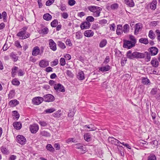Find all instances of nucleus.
Masks as SVG:
<instances>
[{"label": "nucleus", "mask_w": 160, "mask_h": 160, "mask_svg": "<svg viewBox=\"0 0 160 160\" xmlns=\"http://www.w3.org/2000/svg\"><path fill=\"white\" fill-rule=\"evenodd\" d=\"M15 92L14 90H11L10 91L8 94V98L10 99L13 98L15 95Z\"/></svg>", "instance_id": "obj_47"}, {"label": "nucleus", "mask_w": 160, "mask_h": 160, "mask_svg": "<svg viewBox=\"0 0 160 160\" xmlns=\"http://www.w3.org/2000/svg\"><path fill=\"white\" fill-rule=\"evenodd\" d=\"M43 99L45 102H52L54 100V97L51 94H47L43 96Z\"/></svg>", "instance_id": "obj_8"}, {"label": "nucleus", "mask_w": 160, "mask_h": 160, "mask_svg": "<svg viewBox=\"0 0 160 160\" xmlns=\"http://www.w3.org/2000/svg\"><path fill=\"white\" fill-rule=\"evenodd\" d=\"M156 34L157 36V39L158 41H160V32L158 29H157L155 31Z\"/></svg>", "instance_id": "obj_61"}, {"label": "nucleus", "mask_w": 160, "mask_h": 160, "mask_svg": "<svg viewBox=\"0 0 160 160\" xmlns=\"http://www.w3.org/2000/svg\"><path fill=\"white\" fill-rule=\"evenodd\" d=\"M40 135L42 137H49L51 136L50 133L45 130H41L40 132Z\"/></svg>", "instance_id": "obj_25"}, {"label": "nucleus", "mask_w": 160, "mask_h": 160, "mask_svg": "<svg viewBox=\"0 0 160 160\" xmlns=\"http://www.w3.org/2000/svg\"><path fill=\"white\" fill-rule=\"evenodd\" d=\"M28 28V27H24L20 29L19 31L17 34V35L21 39H24L29 38L30 37V34L28 32L25 35L26 33V31Z\"/></svg>", "instance_id": "obj_3"}, {"label": "nucleus", "mask_w": 160, "mask_h": 160, "mask_svg": "<svg viewBox=\"0 0 160 160\" xmlns=\"http://www.w3.org/2000/svg\"><path fill=\"white\" fill-rule=\"evenodd\" d=\"M129 38L130 40V41H131L136 44L137 42L136 40L135 37L133 36L132 35H129Z\"/></svg>", "instance_id": "obj_52"}, {"label": "nucleus", "mask_w": 160, "mask_h": 160, "mask_svg": "<svg viewBox=\"0 0 160 160\" xmlns=\"http://www.w3.org/2000/svg\"><path fill=\"white\" fill-rule=\"evenodd\" d=\"M84 34L87 37H90L93 36L94 32L91 30H87L84 32Z\"/></svg>", "instance_id": "obj_26"}, {"label": "nucleus", "mask_w": 160, "mask_h": 160, "mask_svg": "<svg viewBox=\"0 0 160 160\" xmlns=\"http://www.w3.org/2000/svg\"><path fill=\"white\" fill-rule=\"evenodd\" d=\"M82 37V35L81 32H77L76 34V38L77 39H80Z\"/></svg>", "instance_id": "obj_57"}, {"label": "nucleus", "mask_w": 160, "mask_h": 160, "mask_svg": "<svg viewBox=\"0 0 160 160\" xmlns=\"http://www.w3.org/2000/svg\"><path fill=\"white\" fill-rule=\"evenodd\" d=\"M1 151L2 153L4 154H8L9 152L8 149L2 146L1 147Z\"/></svg>", "instance_id": "obj_35"}, {"label": "nucleus", "mask_w": 160, "mask_h": 160, "mask_svg": "<svg viewBox=\"0 0 160 160\" xmlns=\"http://www.w3.org/2000/svg\"><path fill=\"white\" fill-rule=\"evenodd\" d=\"M12 125L14 128L17 130H20L22 126V124L20 122H14L13 123Z\"/></svg>", "instance_id": "obj_20"}, {"label": "nucleus", "mask_w": 160, "mask_h": 160, "mask_svg": "<svg viewBox=\"0 0 160 160\" xmlns=\"http://www.w3.org/2000/svg\"><path fill=\"white\" fill-rule=\"evenodd\" d=\"M142 82L143 84L148 85L150 83V81L147 78H142Z\"/></svg>", "instance_id": "obj_37"}, {"label": "nucleus", "mask_w": 160, "mask_h": 160, "mask_svg": "<svg viewBox=\"0 0 160 160\" xmlns=\"http://www.w3.org/2000/svg\"><path fill=\"white\" fill-rule=\"evenodd\" d=\"M51 63L52 64L51 66H56L58 64V60L57 59H54V60L53 62H52Z\"/></svg>", "instance_id": "obj_59"}, {"label": "nucleus", "mask_w": 160, "mask_h": 160, "mask_svg": "<svg viewBox=\"0 0 160 160\" xmlns=\"http://www.w3.org/2000/svg\"><path fill=\"white\" fill-rule=\"evenodd\" d=\"M18 69V67L16 66H15L12 68V74L13 77H14V76L15 74V73H16V71Z\"/></svg>", "instance_id": "obj_51"}, {"label": "nucleus", "mask_w": 160, "mask_h": 160, "mask_svg": "<svg viewBox=\"0 0 160 160\" xmlns=\"http://www.w3.org/2000/svg\"><path fill=\"white\" fill-rule=\"evenodd\" d=\"M75 111L74 109L73 110H69V112L68 114V116L69 117H73L75 114Z\"/></svg>", "instance_id": "obj_50"}, {"label": "nucleus", "mask_w": 160, "mask_h": 160, "mask_svg": "<svg viewBox=\"0 0 160 160\" xmlns=\"http://www.w3.org/2000/svg\"><path fill=\"white\" fill-rule=\"evenodd\" d=\"M107 43V41L105 39H103L100 42L99 45V47L102 48L105 47Z\"/></svg>", "instance_id": "obj_38"}, {"label": "nucleus", "mask_w": 160, "mask_h": 160, "mask_svg": "<svg viewBox=\"0 0 160 160\" xmlns=\"http://www.w3.org/2000/svg\"><path fill=\"white\" fill-rule=\"evenodd\" d=\"M43 101V98L40 97H35L32 100V103L35 105L40 104Z\"/></svg>", "instance_id": "obj_7"}, {"label": "nucleus", "mask_w": 160, "mask_h": 160, "mask_svg": "<svg viewBox=\"0 0 160 160\" xmlns=\"http://www.w3.org/2000/svg\"><path fill=\"white\" fill-rule=\"evenodd\" d=\"M123 30L122 25L121 24H119L117 25L116 34L119 36L121 35L123 33Z\"/></svg>", "instance_id": "obj_21"}, {"label": "nucleus", "mask_w": 160, "mask_h": 160, "mask_svg": "<svg viewBox=\"0 0 160 160\" xmlns=\"http://www.w3.org/2000/svg\"><path fill=\"white\" fill-rule=\"evenodd\" d=\"M107 22L108 21L107 20L104 19L100 20L99 21V23L103 26L105 24H106Z\"/></svg>", "instance_id": "obj_53"}, {"label": "nucleus", "mask_w": 160, "mask_h": 160, "mask_svg": "<svg viewBox=\"0 0 160 160\" xmlns=\"http://www.w3.org/2000/svg\"><path fill=\"white\" fill-rule=\"evenodd\" d=\"M77 78L80 80H82L85 79V74L82 71H80L77 73Z\"/></svg>", "instance_id": "obj_19"}, {"label": "nucleus", "mask_w": 160, "mask_h": 160, "mask_svg": "<svg viewBox=\"0 0 160 160\" xmlns=\"http://www.w3.org/2000/svg\"><path fill=\"white\" fill-rule=\"evenodd\" d=\"M13 118H15L16 120H18L19 117L20 115L18 112L16 111H13Z\"/></svg>", "instance_id": "obj_46"}, {"label": "nucleus", "mask_w": 160, "mask_h": 160, "mask_svg": "<svg viewBox=\"0 0 160 160\" xmlns=\"http://www.w3.org/2000/svg\"><path fill=\"white\" fill-rule=\"evenodd\" d=\"M91 24L89 22H84L81 23L80 25V28L81 29H88L90 27Z\"/></svg>", "instance_id": "obj_15"}, {"label": "nucleus", "mask_w": 160, "mask_h": 160, "mask_svg": "<svg viewBox=\"0 0 160 160\" xmlns=\"http://www.w3.org/2000/svg\"><path fill=\"white\" fill-rule=\"evenodd\" d=\"M10 57L13 59L14 62H16L18 60V57L16 56L14 53L12 52L10 54Z\"/></svg>", "instance_id": "obj_49"}, {"label": "nucleus", "mask_w": 160, "mask_h": 160, "mask_svg": "<svg viewBox=\"0 0 160 160\" xmlns=\"http://www.w3.org/2000/svg\"><path fill=\"white\" fill-rule=\"evenodd\" d=\"M129 26L128 24H125L123 27V32L125 33H127L129 31Z\"/></svg>", "instance_id": "obj_34"}, {"label": "nucleus", "mask_w": 160, "mask_h": 160, "mask_svg": "<svg viewBox=\"0 0 160 160\" xmlns=\"http://www.w3.org/2000/svg\"><path fill=\"white\" fill-rule=\"evenodd\" d=\"M158 90L157 88H153L150 92V94L152 95H155L156 94L155 97L157 99H159L160 97V94L158 93Z\"/></svg>", "instance_id": "obj_17"}, {"label": "nucleus", "mask_w": 160, "mask_h": 160, "mask_svg": "<svg viewBox=\"0 0 160 160\" xmlns=\"http://www.w3.org/2000/svg\"><path fill=\"white\" fill-rule=\"evenodd\" d=\"M148 37L152 39H154L155 38V35L154 33L152 30H150L148 33Z\"/></svg>", "instance_id": "obj_42"}, {"label": "nucleus", "mask_w": 160, "mask_h": 160, "mask_svg": "<svg viewBox=\"0 0 160 160\" xmlns=\"http://www.w3.org/2000/svg\"><path fill=\"white\" fill-rule=\"evenodd\" d=\"M29 128L32 133H36L39 129V126L38 124L34 123L30 125Z\"/></svg>", "instance_id": "obj_5"}, {"label": "nucleus", "mask_w": 160, "mask_h": 160, "mask_svg": "<svg viewBox=\"0 0 160 160\" xmlns=\"http://www.w3.org/2000/svg\"><path fill=\"white\" fill-rule=\"evenodd\" d=\"M12 83L14 85L18 86L20 84V82L17 79L15 78L12 80Z\"/></svg>", "instance_id": "obj_45"}, {"label": "nucleus", "mask_w": 160, "mask_h": 160, "mask_svg": "<svg viewBox=\"0 0 160 160\" xmlns=\"http://www.w3.org/2000/svg\"><path fill=\"white\" fill-rule=\"evenodd\" d=\"M148 51L151 56H155L158 54V49L156 47H152L148 49Z\"/></svg>", "instance_id": "obj_11"}, {"label": "nucleus", "mask_w": 160, "mask_h": 160, "mask_svg": "<svg viewBox=\"0 0 160 160\" xmlns=\"http://www.w3.org/2000/svg\"><path fill=\"white\" fill-rule=\"evenodd\" d=\"M108 140L109 142L112 144H114L116 146H119V142H120L118 140L112 137H109Z\"/></svg>", "instance_id": "obj_12"}, {"label": "nucleus", "mask_w": 160, "mask_h": 160, "mask_svg": "<svg viewBox=\"0 0 160 160\" xmlns=\"http://www.w3.org/2000/svg\"><path fill=\"white\" fill-rule=\"evenodd\" d=\"M116 25L115 23H113L110 25V29L113 31H115V30Z\"/></svg>", "instance_id": "obj_62"}, {"label": "nucleus", "mask_w": 160, "mask_h": 160, "mask_svg": "<svg viewBox=\"0 0 160 160\" xmlns=\"http://www.w3.org/2000/svg\"><path fill=\"white\" fill-rule=\"evenodd\" d=\"M144 55V58L145 57V61L147 62H148L150 61L151 60V55L149 52H145L144 53H143Z\"/></svg>", "instance_id": "obj_28"}, {"label": "nucleus", "mask_w": 160, "mask_h": 160, "mask_svg": "<svg viewBox=\"0 0 160 160\" xmlns=\"http://www.w3.org/2000/svg\"><path fill=\"white\" fill-rule=\"evenodd\" d=\"M74 146L75 148L78 149H81L82 150V151H83V153H84V152L85 151L86 149L85 148L83 147V146L82 145V144L80 143H78L75 144Z\"/></svg>", "instance_id": "obj_32"}, {"label": "nucleus", "mask_w": 160, "mask_h": 160, "mask_svg": "<svg viewBox=\"0 0 160 160\" xmlns=\"http://www.w3.org/2000/svg\"><path fill=\"white\" fill-rule=\"evenodd\" d=\"M147 160H157L156 155L153 153H150L148 154Z\"/></svg>", "instance_id": "obj_30"}, {"label": "nucleus", "mask_w": 160, "mask_h": 160, "mask_svg": "<svg viewBox=\"0 0 160 160\" xmlns=\"http://www.w3.org/2000/svg\"><path fill=\"white\" fill-rule=\"evenodd\" d=\"M55 0H48L46 3V5L47 6H49L52 4L54 2Z\"/></svg>", "instance_id": "obj_60"}, {"label": "nucleus", "mask_w": 160, "mask_h": 160, "mask_svg": "<svg viewBox=\"0 0 160 160\" xmlns=\"http://www.w3.org/2000/svg\"><path fill=\"white\" fill-rule=\"evenodd\" d=\"M54 88L57 92H65V89L64 86L60 83L55 84L54 86Z\"/></svg>", "instance_id": "obj_9"}, {"label": "nucleus", "mask_w": 160, "mask_h": 160, "mask_svg": "<svg viewBox=\"0 0 160 160\" xmlns=\"http://www.w3.org/2000/svg\"><path fill=\"white\" fill-rule=\"evenodd\" d=\"M68 3L69 5L72 6L75 4L76 1L74 0H68Z\"/></svg>", "instance_id": "obj_63"}, {"label": "nucleus", "mask_w": 160, "mask_h": 160, "mask_svg": "<svg viewBox=\"0 0 160 160\" xmlns=\"http://www.w3.org/2000/svg\"><path fill=\"white\" fill-rule=\"evenodd\" d=\"M125 3L130 7H133L135 4L133 0H124Z\"/></svg>", "instance_id": "obj_27"}, {"label": "nucleus", "mask_w": 160, "mask_h": 160, "mask_svg": "<svg viewBox=\"0 0 160 160\" xmlns=\"http://www.w3.org/2000/svg\"><path fill=\"white\" fill-rule=\"evenodd\" d=\"M92 28L93 29L96 30L100 28V26H98V24L95 23L92 25Z\"/></svg>", "instance_id": "obj_58"}, {"label": "nucleus", "mask_w": 160, "mask_h": 160, "mask_svg": "<svg viewBox=\"0 0 160 160\" xmlns=\"http://www.w3.org/2000/svg\"><path fill=\"white\" fill-rule=\"evenodd\" d=\"M139 42L141 43H143L146 45L147 44L149 43L147 38H141L139 39Z\"/></svg>", "instance_id": "obj_36"}, {"label": "nucleus", "mask_w": 160, "mask_h": 160, "mask_svg": "<svg viewBox=\"0 0 160 160\" xmlns=\"http://www.w3.org/2000/svg\"><path fill=\"white\" fill-rule=\"evenodd\" d=\"M52 17L48 13L45 14L43 16V19L46 21H49L51 20Z\"/></svg>", "instance_id": "obj_33"}, {"label": "nucleus", "mask_w": 160, "mask_h": 160, "mask_svg": "<svg viewBox=\"0 0 160 160\" xmlns=\"http://www.w3.org/2000/svg\"><path fill=\"white\" fill-rule=\"evenodd\" d=\"M19 103V102L16 99L11 100L9 102L10 105L12 107L18 105Z\"/></svg>", "instance_id": "obj_39"}, {"label": "nucleus", "mask_w": 160, "mask_h": 160, "mask_svg": "<svg viewBox=\"0 0 160 160\" xmlns=\"http://www.w3.org/2000/svg\"><path fill=\"white\" fill-rule=\"evenodd\" d=\"M152 66L154 68H157L159 65V62L155 58H152L151 61Z\"/></svg>", "instance_id": "obj_16"}, {"label": "nucleus", "mask_w": 160, "mask_h": 160, "mask_svg": "<svg viewBox=\"0 0 160 160\" xmlns=\"http://www.w3.org/2000/svg\"><path fill=\"white\" fill-rule=\"evenodd\" d=\"M157 3V2L156 0H152L150 4V9L152 10H155L156 8Z\"/></svg>", "instance_id": "obj_29"}, {"label": "nucleus", "mask_w": 160, "mask_h": 160, "mask_svg": "<svg viewBox=\"0 0 160 160\" xmlns=\"http://www.w3.org/2000/svg\"><path fill=\"white\" fill-rule=\"evenodd\" d=\"M55 110V109L54 108H51L45 110L44 112L45 113H50L53 112Z\"/></svg>", "instance_id": "obj_44"}, {"label": "nucleus", "mask_w": 160, "mask_h": 160, "mask_svg": "<svg viewBox=\"0 0 160 160\" xmlns=\"http://www.w3.org/2000/svg\"><path fill=\"white\" fill-rule=\"evenodd\" d=\"M58 24V20L57 19H55L53 20L51 23L52 27H55Z\"/></svg>", "instance_id": "obj_48"}, {"label": "nucleus", "mask_w": 160, "mask_h": 160, "mask_svg": "<svg viewBox=\"0 0 160 160\" xmlns=\"http://www.w3.org/2000/svg\"><path fill=\"white\" fill-rule=\"evenodd\" d=\"M46 149L50 152H53L55 151L54 148L52 147L51 144H48L46 146Z\"/></svg>", "instance_id": "obj_40"}, {"label": "nucleus", "mask_w": 160, "mask_h": 160, "mask_svg": "<svg viewBox=\"0 0 160 160\" xmlns=\"http://www.w3.org/2000/svg\"><path fill=\"white\" fill-rule=\"evenodd\" d=\"M84 140L87 142H89L91 140V135L89 133H85L84 135Z\"/></svg>", "instance_id": "obj_31"}, {"label": "nucleus", "mask_w": 160, "mask_h": 160, "mask_svg": "<svg viewBox=\"0 0 160 160\" xmlns=\"http://www.w3.org/2000/svg\"><path fill=\"white\" fill-rule=\"evenodd\" d=\"M61 112L60 110H59L52 114L53 117L56 118H59L61 116Z\"/></svg>", "instance_id": "obj_41"}, {"label": "nucleus", "mask_w": 160, "mask_h": 160, "mask_svg": "<svg viewBox=\"0 0 160 160\" xmlns=\"http://www.w3.org/2000/svg\"><path fill=\"white\" fill-rule=\"evenodd\" d=\"M86 20L88 22H93L94 21V18L92 16H89L87 18Z\"/></svg>", "instance_id": "obj_54"}, {"label": "nucleus", "mask_w": 160, "mask_h": 160, "mask_svg": "<svg viewBox=\"0 0 160 160\" xmlns=\"http://www.w3.org/2000/svg\"><path fill=\"white\" fill-rule=\"evenodd\" d=\"M48 44L50 48L55 51L57 50V45L56 43L52 39H50L48 40Z\"/></svg>", "instance_id": "obj_10"}, {"label": "nucleus", "mask_w": 160, "mask_h": 160, "mask_svg": "<svg viewBox=\"0 0 160 160\" xmlns=\"http://www.w3.org/2000/svg\"><path fill=\"white\" fill-rule=\"evenodd\" d=\"M88 9L90 12H93L92 15L95 17H97L100 16L102 8L100 7L95 6H90L88 7Z\"/></svg>", "instance_id": "obj_1"}, {"label": "nucleus", "mask_w": 160, "mask_h": 160, "mask_svg": "<svg viewBox=\"0 0 160 160\" xmlns=\"http://www.w3.org/2000/svg\"><path fill=\"white\" fill-rule=\"evenodd\" d=\"M40 50L39 48L37 46L34 47L32 51V55L34 56H36L39 55Z\"/></svg>", "instance_id": "obj_22"}, {"label": "nucleus", "mask_w": 160, "mask_h": 160, "mask_svg": "<svg viewBox=\"0 0 160 160\" xmlns=\"http://www.w3.org/2000/svg\"><path fill=\"white\" fill-rule=\"evenodd\" d=\"M111 68L110 66L108 65L100 67L98 68L99 71L102 72H107L109 71Z\"/></svg>", "instance_id": "obj_18"}, {"label": "nucleus", "mask_w": 160, "mask_h": 160, "mask_svg": "<svg viewBox=\"0 0 160 160\" xmlns=\"http://www.w3.org/2000/svg\"><path fill=\"white\" fill-rule=\"evenodd\" d=\"M142 28V24L140 23H137L135 26V31L134 33L135 35H137L139 32L140 31Z\"/></svg>", "instance_id": "obj_13"}, {"label": "nucleus", "mask_w": 160, "mask_h": 160, "mask_svg": "<svg viewBox=\"0 0 160 160\" xmlns=\"http://www.w3.org/2000/svg\"><path fill=\"white\" fill-rule=\"evenodd\" d=\"M49 61L45 59L42 60L39 62V66L41 68H45L49 65Z\"/></svg>", "instance_id": "obj_14"}, {"label": "nucleus", "mask_w": 160, "mask_h": 160, "mask_svg": "<svg viewBox=\"0 0 160 160\" xmlns=\"http://www.w3.org/2000/svg\"><path fill=\"white\" fill-rule=\"evenodd\" d=\"M58 45L61 49H64L66 48L65 44L61 41H59L57 42Z\"/></svg>", "instance_id": "obj_43"}, {"label": "nucleus", "mask_w": 160, "mask_h": 160, "mask_svg": "<svg viewBox=\"0 0 160 160\" xmlns=\"http://www.w3.org/2000/svg\"><path fill=\"white\" fill-rule=\"evenodd\" d=\"M127 56L130 59H133L134 58H144V55L143 53L138 52H134L132 53L131 50L128 51L127 53Z\"/></svg>", "instance_id": "obj_2"}, {"label": "nucleus", "mask_w": 160, "mask_h": 160, "mask_svg": "<svg viewBox=\"0 0 160 160\" xmlns=\"http://www.w3.org/2000/svg\"><path fill=\"white\" fill-rule=\"evenodd\" d=\"M48 32V28L46 27H43L41 28V29L39 31V33L42 35L47 34Z\"/></svg>", "instance_id": "obj_24"}, {"label": "nucleus", "mask_w": 160, "mask_h": 160, "mask_svg": "<svg viewBox=\"0 0 160 160\" xmlns=\"http://www.w3.org/2000/svg\"><path fill=\"white\" fill-rule=\"evenodd\" d=\"M123 42V47L124 48L129 49L135 46V43L128 40H124Z\"/></svg>", "instance_id": "obj_4"}, {"label": "nucleus", "mask_w": 160, "mask_h": 160, "mask_svg": "<svg viewBox=\"0 0 160 160\" xmlns=\"http://www.w3.org/2000/svg\"><path fill=\"white\" fill-rule=\"evenodd\" d=\"M83 127L85 130L88 131H94L96 130V128L92 124L85 125Z\"/></svg>", "instance_id": "obj_23"}, {"label": "nucleus", "mask_w": 160, "mask_h": 160, "mask_svg": "<svg viewBox=\"0 0 160 160\" xmlns=\"http://www.w3.org/2000/svg\"><path fill=\"white\" fill-rule=\"evenodd\" d=\"M118 4L115 3L112 4L110 6V8L112 9L115 10L118 8Z\"/></svg>", "instance_id": "obj_56"}, {"label": "nucleus", "mask_w": 160, "mask_h": 160, "mask_svg": "<svg viewBox=\"0 0 160 160\" xmlns=\"http://www.w3.org/2000/svg\"><path fill=\"white\" fill-rule=\"evenodd\" d=\"M60 64L61 66H64L66 64L65 59L64 58H62L60 60Z\"/></svg>", "instance_id": "obj_55"}, {"label": "nucleus", "mask_w": 160, "mask_h": 160, "mask_svg": "<svg viewBox=\"0 0 160 160\" xmlns=\"http://www.w3.org/2000/svg\"><path fill=\"white\" fill-rule=\"evenodd\" d=\"M61 16L62 17L65 19H66L68 18V15L67 12H64L61 13Z\"/></svg>", "instance_id": "obj_64"}, {"label": "nucleus", "mask_w": 160, "mask_h": 160, "mask_svg": "<svg viewBox=\"0 0 160 160\" xmlns=\"http://www.w3.org/2000/svg\"><path fill=\"white\" fill-rule=\"evenodd\" d=\"M17 141L21 145L25 144L26 142V138L23 136L18 135L16 137Z\"/></svg>", "instance_id": "obj_6"}]
</instances>
